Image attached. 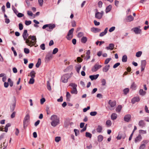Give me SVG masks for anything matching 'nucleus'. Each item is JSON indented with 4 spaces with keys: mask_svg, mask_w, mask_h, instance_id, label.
<instances>
[{
    "mask_svg": "<svg viewBox=\"0 0 149 149\" xmlns=\"http://www.w3.org/2000/svg\"><path fill=\"white\" fill-rule=\"evenodd\" d=\"M50 120L52 121L51 125L53 127H55L59 124V118L56 115H52Z\"/></svg>",
    "mask_w": 149,
    "mask_h": 149,
    "instance_id": "nucleus-1",
    "label": "nucleus"
},
{
    "mask_svg": "<svg viewBox=\"0 0 149 149\" xmlns=\"http://www.w3.org/2000/svg\"><path fill=\"white\" fill-rule=\"evenodd\" d=\"M109 109L110 110H112L115 109V107L116 104V102L111 100H109L108 102Z\"/></svg>",
    "mask_w": 149,
    "mask_h": 149,
    "instance_id": "nucleus-2",
    "label": "nucleus"
},
{
    "mask_svg": "<svg viewBox=\"0 0 149 149\" xmlns=\"http://www.w3.org/2000/svg\"><path fill=\"white\" fill-rule=\"evenodd\" d=\"M16 100L15 97H13L11 101L10 107L11 111H13L15 109L16 106Z\"/></svg>",
    "mask_w": 149,
    "mask_h": 149,
    "instance_id": "nucleus-3",
    "label": "nucleus"
},
{
    "mask_svg": "<svg viewBox=\"0 0 149 149\" xmlns=\"http://www.w3.org/2000/svg\"><path fill=\"white\" fill-rule=\"evenodd\" d=\"M69 86H71L72 88L70 92L72 94H77V85L75 83H71L70 84Z\"/></svg>",
    "mask_w": 149,
    "mask_h": 149,
    "instance_id": "nucleus-4",
    "label": "nucleus"
},
{
    "mask_svg": "<svg viewBox=\"0 0 149 149\" xmlns=\"http://www.w3.org/2000/svg\"><path fill=\"white\" fill-rule=\"evenodd\" d=\"M104 13L103 11H102L101 12H99L98 11L97 9H96V12L95 15V17L97 19H100L102 18Z\"/></svg>",
    "mask_w": 149,
    "mask_h": 149,
    "instance_id": "nucleus-5",
    "label": "nucleus"
},
{
    "mask_svg": "<svg viewBox=\"0 0 149 149\" xmlns=\"http://www.w3.org/2000/svg\"><path fill=\"white\" fill-rule=\"evenodd\" d=\"M74 31V29L72 28L70 29L66 37L67 39L68 40H70L73 37V33Z\"/></svg>",
    "mask_w": 149,
    "mask_h": 149,
    "instance_id": "nucleus-6",
    "label": "nucleus"
},
{
    "mask_svg": "<svg viewBox=\"0 0 149 149\" xmlns=\"http://www.w3.org/2000/svg\"><path fill=\"white\" fill-rule=\"evenodd\" d=\"M149 142L148 140H145L141 142V144L139 148V149H145L146 144Z\"/></svg>",
    "mask_w": 149,
    "mask_h": 149,
    "instance_id": "nucleus-7",
    "label": "nucleus"
},
{
    "mask_svg": "<svg viewBox=\"0 0 149 149\" xmlns=\"http://www.w3.org/2000/svg\"><path fill=\"white\" fill-rule=\"evenodd\" d=\"M25 43L27 45L31 47L35 45L36 42L33 41L32 40L30 41L29 39H28L25 41Z\"/></svg>",
    "mask_w": 149,
    "mask_h": 149,
    "instance_id": "nucleus-8",
    "label": "nucleus"
},
{
    "mask_svg": "<svg viewBox=\"0 0 149 149\" xmlns=\"http://www.w3.org/2000/svg\"><path fill=\"white\" fill-rule=\"evenodd\" d=\"M102 67L101 65L95 64L92 68L91 70L93 72H95Z\"/></svg>",
    "mask_w": 149,
    "mask_h": 149,
    "instance_id": "nucleus-9",
    "label": "nucleus"
},
{
    "mask_svg": "<svg viewBox=\"0 0 149 149\" xmlns=\"http://www.w3.org/2000/svg\"><path fill=\"white\" fill-rule=\"evenodd\" d=\"M69 77V75L68 74H66L64 75L61 78L62 82L64 83H66Z\"/></svg>",
    "mask_w": 149,
    "mask_h": 149,
    "instance_id": "nucleus-10",
    "label": "nucleus"
},
{
    "mask_svg": "<svg viewBox=\"0 0 149 149\" xmlns=\"http://www.w3.org/2000/svg\"><path fill=\"white\" fill-rule=\"evenodd\" d=\"M140 27H135L133 29L134 32L136 34H139L141 33V30L140 29Z\"/></svg>",
    "mask_w": 149,
    "mask_h": 149,
    "instance_id": "nucleus-11",
    "label": "nucleus"
},
{
    "mask_svg": "<svg viewBox=\"0 0 149 149\" xmlns=\"http://www.w3.org/2000/svg\"><path fill=\"white\" fill-rule=\"evenodd\" d=\"M146 64V62L145 60H142L141 61V71H143L144 70Z\"/></svg>",
    "mask_w": 149,
    "mask_h": 149,
    "instance_id": "nucleus-12",
    "label": "nucleus"
},
{
    "mask_svg": "<svg viewBox=\"0 0 149 149\" xmlns=\"http://www.w3.org/2000/svg\"><path fill=\"white\" fill-rule=\"evenodd\" d=\"M29 117V116L28 114H27L25 116L24 120V127L25 125L28 122Z\"/></svg>",
    "mask_w": 149,
    "mask_h": 149,
    "instance_id": "nucleus-13",
    "label": "nucleus"
},
{
    "mask_svg": "<svg viewBox=\"0 0 149 149\" xmlns=\"http://www.w3.org/2000/svg\"><path fill=\"white\" fill-rule=\"evenodd\" d=\"M22 36L24 40L26 41L28 39L27 37L28 36V34L27 33V31L26 30H25L22 34Z\"/></svg>",
    "mask_w": 149,
    "mask_h": 149,
    "instance_id": "nucleus-14",
    "label": "nucleus"
},
{
    "mask_svg": "<svg viewBox=\"0 0 149 149\" xmlns=\"http://www.w3.org/2000/svg\"><path fill=\"white\" fill-rule=\"evenodd\" d=\"M131 118V116L130 114H127L125 115L124 117V120L127 122L130 121Z\"/></svg>",
    "mask_w": 149,
    "mask_h": 149,
    "instance_id": "nucleus-15",
    "label": "nucleus"
},
{
    "mask_svg": "<svg viewBox=\"0 0 149 149\" xmlns=\"http://www.w3.org/2000/svg\"><path fill=\"white\" fill-rule=\"evenodd\" d=\"M142 139V137L140 134H139L136 138H135L134 140V142L136 143L140 141Z\"/></svg>",
    "mask_w": 149,
    "mask_h": 149,
    "instance_id": "nucleus-16",
    "label": "nucleus"
},
{
    "mask_svg": "<svg viewBox=\"0 0 149 149\" xmlns=\"http://www.w3.org/2000/svg\"><path fill=\"white\" fill-rule=\"evenodd\" d=\"M114 47V45L113 43L109 44V46L107 47L106 48L107 50H112L113 49Z\"/></svg>",
    "mask_w": 149,
    "mask_h": 149,
    "instance_id": "nucleus-17",
    "label": "nucleus"
},
{
    "mask_svg": "<svg viewBox=\"0 0 149 149\" xmlns=\"http://www.w3.org/2000/svg\"><path fill=\"white\" fill-rule=\"evenodd\" d=\"M140 100V99L138 97H134L132 100V102L134 104L136 102H138Z\"/></svg>",
    "mask_w": 149,
    "mask_h": 149,
    "instance_id": "nucleus-18",
    "label": "nucleus"
},
{
    "mask_svg": "<svg viewBox=\"0 0 149 149\" xmlns=\"http://www.w3.org/2000/svg\"><path fill=\"white\" fill-rule=\"evenodd\" d=\"M110 66L109 65H105L103 68L102 70L103 72H107L109 70Z\"/></svg>",
    "mask_w": 149,
    "mask_h": 149,
    "instance_id": "nucleus-19",
    "label": "nucleus"
},
{
    "mask_svg": "<svg viewBox=\"0 0 149 149\" xmlns=\"http://www.w3.org/2000/svg\"><path fill=\"white\" fill-rule=\"evenodd\" d=\"M91 30L92 32L96 33L100 32L101 30L99 28L93 27L91 28Z\"/></svg>",
    "mask_w": 149,
    "mask_h": 149,
    "instance_id": "nucleus-20",
    "label": "nucleus"
},
{
    "mask_svg": "<svg viewBox=\"0 0 149 149\" xmlns=\"http://www.w3.org/2000/svg\"><path fill=\"white\" fill-rule=\"evenodd\" d=\"M99 75L97 74L96 75H91L89 76V78L91 80L96 79L98 77Z\"/></svg>",
    "mask_w": 149,
    "mask_h": 149,
    "instance_id": "nucleus-21",
    "label": "nucleus"
},
{
    "mask_svg": "<svg viewBox=\"0 0 149 149\" xmlns=\"http://www.w3.org/2000/svg\"><path fill=\"white\" fill-rule=\"evenodd\" d=\"M108 28H106L105 29L104 32L101 33L100 34V37H102L105 35L107 33Z\"/></svg>",
    "mask_w": 149,
    "mask_h": 149,
    "instance_id": "nucleus-22",
    "label": "nucleus"
},
{
    "mask_svg": "<svg viewBox=\"0 0 149 149\" xmlns=\"http://www.w3.org/2000/svg\"><path fill=\"white\" fill-rule=\"evenodd\" d=\"M117 117V115L115 113H113L111 115V118L112 120H116Z\"/></svg>",
    "mask_w": 149,
    "mask_h": 149,
    "instance_id": "nucleus-23",
    "label": "nucleus"
},
{
    "mask_svg": "<svg viewBox=\"0 0 149 149\" xmlns=\"http://www.w3.org/2000/svg\"><path fill=\"white\" fill-rule=\"evenodd\" d=\"M112 124L111 121L109 120H108L106 121V125L107 127H110Z\"/></svg>",
    "mask_w": 149,
    "mask_h": 149,
    "instance_id": "nucleus-24",
    "label": "nucleus"
},
{
    "mask_svg": "<svg viewBox=\"0 0 149 149\" xmlns=\"http://www.w3.org/2000/svg\"><path fill=\"white\" fill-rule=\"evenodd\" d=\"M87 40V37L84 36L83 37L81 40V42L85 43H86Z\"/></svg>",
    "mask_w": 149,
    "mask_h": 149,
    "instance_id": "nucleus-25",
    "label": "nucleus"
},
{
    "mask_svg": "<svg viewBox=\"0 0 149 149\" xmlns=\"http://www.w3.org/2000/svg\"><path fill=\"white\" fill-rule=\"evenodd\" d=\"M103 130L102 127L100 125H98L97 128L96 129V131L97 132L100 133L102 132Z\"/></svg>",
    "mask_w": 149,
    "mask_h": 149,
    "instance_id": "nucleus-26",
    "label": "nucleus"
},
{
    "mask_svg": "<svg viewBox=\"0 0 149 149\" xmlns=\"http://www.w3.org/2000/svg\"><path fill=\"white\" fill-rule=\"evenodd\" d=\"M28 39H31L32 41L36 42V36H30L28 37Z\"/></svg>",
    "mask_w": 149,
    "mask_h": 149,
    "instance_id": "nucleus-27",
    "label": "nucleus"
},
{
    "mask_svg": "<svg viewBox=\"0 0 149 149\" xmlns=\"http://www.w3.org/2000/svg\"><path fill=\"white\" fill-rule=\"evenodd\" d=\"M134 19V17L131 15H130L127 17V22H130L133 21Z\"/></svg>",
    "mask_w": 149,
    "mask_h": 149,
    "instance_id": "nucleus-28",
    "label": "nucleus"
},
{
    "mask_svg": "<svg viewBox=\"0 0 149 149\" xmlns=\"http://www.w3.org/2000/svg\"><path fill=\"white\" fill-rule=\"evenodd\" d=\"M112 6L111 5H109L107 7L106 9V12L107 13L109 12L111 9Z\"/></svg>",
    "mask_w": 149,
    "mask_h": 149,
    "instance_id": "nucleus-29",
    "label": "nucleus"
},
{
    "mask_svg": "<svg viewBox=\"0 0 149 149\" xmlns=\"http://www.w3.org/2000/svg\"><path fill=\"white\" fill-rule=\"evenodd\" d=\"M81 68V66L80 64H78L76 66V69L77 72L79 73L80 69Z\"/></svg>",
    "mask_w": 149,
    "mask_h": 149,
    "instance_id": "nucleus-30",
    "label": "nucleus"
},
{
    "mask_svg": "<svg viewBox=\"0 0 149 149\" xmlns=\"http://www.w3.org/2000/svg\"><path fill=\"white\" fill-rule=\"evenodd\" d=\"M145 125L144 121L143 120H141L140 121L139 123V125L140 126L143 127Z\"/></svg>",
    "mask_w": 149,
    "mask_h": 149,
    "instance_id": "nucleus-31",
    "label": "nucleus"
},
{
    "mask_svg": "<svg viewBox=\"0 0 149 149\" xmlns=\"http://www.w3.org/2000/svg\"><path fill=\"white\" fill-rule=\"evenodd\" d=\"M36 74V73L35 71L33 70H32L31 71L30 73V76L32 78H34L35 77V75Z\"/></svg>",
    "mask_w": 149,
    "mask_h": 149,
    "instance_id": "nucleus-32",
    "label": "nucleus"
},
{
    "mask_svg": "<svg viewBox=\"0 0 149 149\" xmlns=\"http://www.w3.org/2000/svg\"><path fill=\"white\" fill-rule=\"evenodd\" d=\"M56 26V25L54 24H48V27L50 29H53Z\"/></svg>",
    "mask_w": 149,
    "mask_h": 149,
    "instance_id": "nucleus-33",
    "label": "nucleus"
},
{
    "mask_svg": "<svg viewBox=\"0 0 149 149\" xmlns=\"http://www.w3.org/2000/svg\"><path fill=\"white\" fill-rule=\"evenodd\" d=\"M139 93L140 95H144L146 93V92L143 91L142 89H141L139 90Z\"/></svg>",
    "mask_w": 149,
    "mask_h": 149,
    "instance_id": "nucleus-34",
    "label": "nucleus"
},
{
    "mask_svg": "<svg viewBox=\"0 0 149 149\" xmlns=\"http://www.w3.org/2000/svg\"><path fill=\"white\" fill-rule=\"evenodd\" d=\"M41 63V60L40 58H39L38 60V62L36 63V66L37 68H38Z\"/></svg>",
    "mask_w": 149,
    "mask_h": 149,
    "instance_id": "nucleus-35",
    "label": "nucleus"
},
{
    "mask_svg": "<svg viewBox=\"0 0 149 149\" xmlns=\"http://www.w3.org/2000/svg\"><path fill=\"white\" fill-rule=\"evenodd\" d=\"M122 107L121 105H118L116 109V111L118 112H120L122 109Z\"/></svg>",
    "mask_w": 149,
    "mask_h": 149,
    "instance_id": "nucleus-36",
    "label": "nucleus"
},
{
    "mask_svg": "<svg viewBox=\"0 0 149 149\" xmlns=\"http://www.w3.org/2000/svg\"><path fill=\"white\" fill-rule=\"evenodd\" d=\"M127 57L126 55H123L122 57V61L123 62H126L127 61Z\"/></svg>",
    "mask_w": 149,
    "mask_h": 149,
    "instance_id": "nucleus-37",
    "label": "nucleus"
},
{
    "mask_svg": "<svg viewBox=\"0 0 149 149\" xmlns=\"http://www.w3.org/2000/svg\"><path fill=\"white\" fill-rule=\"evenodd\" d=\"M52 58V55L50 53H48L46 57V58L48 60H50Z\"/></svg>",
    "mask_w": 149,
    "mask_h": 149,
    "instance_id": "nucleus-38",
    "label": "nucleus"
},
{
    "mask_svg": "<svg viewBox=\"0 0 149 149\" xmlns=\"http://www.w3.org/2000/svg\"><path fill=\"white\" fill-rule=\"evenodd\" d=\"M142 53L141 51H139L136 53V56L137 57H140L142 55Z\"/></svg>",
    "mask_w": 149,
    "mask_h": 149,
    "instance_id": "nucleus-39",
    "label": "nucleus"
},
{
    "mask_svg": "<svg viewBox=\"0 0 149 149\" xmlns=\"http://www.w3.org/2000/svg\"><path fill=\"white\" fill-rule=\"evenodd\" d=\"M103 139V136L102 135H99L98 136V141L101 142Z\"/></svg>",
    "mask_w": 149,
    "mask_h": 149,
    "instance_id": "nucleus-40",
    "label": "nucleus"
},
{
    "mask_svg": "<svg viewBox=\"0 0 149 149\" xmlns=\"http://www.w3.org/2000/svg\"><path fill=\"white\" fill-rule=\"evenodd\" d=\"M35 81V80L34 78H31L30 79L29 81V83L30 84H33Z\"/></svg>",
    "mask_w": 149,
    "mask_h": 149,
    "instance_id": "nucleus-41",
    "label": "nucleus"
},
{
    "mask_svg": "<svg viewBox=\"0 0 149 149\" xmlns=\"http://www.w3.org/2000/svg\"><path fill=\"white\" fill-rule=\"evenodd\" d=\"M47 88L50 91L51 90V86L50 85V84L49 81H47Z\"/></svg>",
    "mask_w": 149,
    "mask_h": 149,
    "instance_id": "nucleus-42",
    "label": "nucleus"
},
{
    "mask_svg": "<svg viewBox=\"0 0 149 149\" xmlns=\"http://www.w3.org/2000/svg\"><path fill=\"white\" fill-rule=\"evenodd\" d=\"M86 136L90 138H91L92 136V134L88 132H86Z\"/></svg>",
    "mask_w": 149,
    "mask_h": 149,
    "instance_id": "nucleus-43",
    "label": "nucleus"
},
{
    "mask_svg": "<svg viewBox=\"0 0 149 149\" xmlns=\"http://www.w3.org/2000/svg\"><path fill=\"white\" fill-rule=\"evenodd\" d=\"M139 133L142 134H145L146 133V130H139Z\"/></svg>",
    "mask_w": 149,
    "mask_h": 149,
    "instance_id": "nucleus-44",
    "label": "nucleus"
},
{
    "mask_svg": "<svg viewBox=\"0 0 149 149\" xmlns=\"http://www.w3.org/2000/svg\"><path fill=\"white\" fill-rule=\"evenodd\" d=\"M61 140V138L60 137L57 136L55 138V141L57 142H58Z\"/></svg>",
    "mask_w": 149,
    "mask_h": 149,
    "instance_id": "nucleus-45",
    "label": "nucleus"
},
{
    "mask_svg": "<svg viewBox=\"0 0 149 149\" xmlns=\"http://www.w3.org/2000/svg\"><path fill=\"white\" fill-rule=\"evenodd\" d=\"M111 60V58H107L105 61L104 64H107Z\"/></svg>",
    "mask_w": 149,
    "mask_h": 149,
    "instance_id": "nucleus-46",
    "label": "nucleus"
},
{
    "mask_svg": "<svg viewBox=\"0 0 149 149\" xmlns=\"http://www.w3.org/2000/svg\"><path fill=\"white\" fill-rule=\"evenodd\" d=\"M102 85L103 86L105 85L106 82V80L104 79H103L101 80Z\"/></svg>",
    "mask_w": 149,
    "mask_h": 149,
    "instance_id": "nucleus-47",
    "label": "nucleus"
},
{
    "mask_svg": "<svg viewBox=\"0 0 149 149\" xmlns=\"http://www.w3.org/2000/svg\"><path fill=\"white\" fill-rule=\"evenodd\" d=\"M31 23V21L26 20L25 21V24L26 25L28 26Z\"/></svg>",
    "mask_w": 149,
    "mask_h": 149,
    "instance_id": "nucleus-48",
    "label": "nucleus"
},
{
    "mask_svg": "<svg viewBox=\"0 0 149 149\" xmlns=\"http://www.w3.org/2000/svg\"><path fill=\"white\" fill-rule=\"evenodd\" d=\"M74 132H75V134L76 136H77L79 135V131L78 130L75 129L74 130Z\"/></svg>",
    "mask_w": 149,
    "mask_h": 149,
    "instance_id": "nucleus-49",
    "label": "nucleus"
},
{
    "mask_svg": "<svg viewBox=\"0 0 149 149\" xmlns=\"http://www.w3.org/2000/svg\"><path fill=\"white\" fill-rule=\"evenodd\" d=\"M24 51L25 53L28 54L29 53V50L26 48H24Z\"/></svg>",
    "mask_w": 149,
    "mask_h": 149,
    "instance_id": "nucleus-50",
    "label": "nucleus"
},
{
    "mask_svg": "<svg viewBox=\"0 0 149 149\" xmlns=\"http://www.w3.org/2000/svg\"><path fill=\"white\" fill-rule=\"evenodd\" d=\"M97 112L96 111H93L90 113V115L93 116H94L96 115Z\"/></svg>",
    "mask_w": 149,
    "mask_h": 149,
    "instance_id": "nucleus-51",
    "label": "nucleus"
},
{
    "mask_svg": "<svg viewBox=\"0 0 149 149\" xmlns=\"http://www.w3.org/2000/svg\"><path fill=\"white\" fill-rule=\"evenodd\" d=\"M129 91V89L128 88H126L123 90L124 93L126 94Z\"/></svg>",
    "mask_w": 149,
    "mask_h": 149,
    "instance_id": "nucleus-52",
    "label": "nucleus"
},
{
    "mask_svg": "<svg viewBox=\"0 0 149 149\" xmlns=\"http://www.w3.org/2000/svg\"><path fill=\"white\" fill-rule=\"evenodd\" d=\"M115 26H112L109 29V31L110 32H112L115 30Z\"/></svg>",
    "mask_w": 149,
    "mask_h": 149,
    "instance_id": "nucleus-53",
    "label": "nucleus"
},
{
    "mask_svg": "<svg viewBox=\"0 0 149 149\" xmlns=\"http://www.w3.org/2000/svg\"><path fill=\"white\" fill-rule=\"evenodd\" d=\"M58 51V49L57 48H55L53 50L52 53L53 54H55Z\"/></svg>",
    "mask_w": 149,
    "mask_h": 149,
    "instance_id": "nucleus-54",
    "label": "nucleus"
},
{
    "mask_svg": "<svg viewBox=\"0 0 149 149\" xmlns=\"http://www.w3.org/2000/svg\"><path fill=\"white\" fill-rule=\"evenodd\" d=\"M40 48L43 50H44L45 49V45L43 43L42 44L40 45Z\"/></svg>",
    "mask_w": 149,
    "mask_h": 149,
    "instance_id": "nucleus-55",
    "label": "nucleus"
},
{
    "mask_svg": "<svg viewBox=\"0 0 149 149\" xmlns=\"http://www.w3.org/2000/svg\"><path fill=\"white\" fill-rule=\"evenodd\" d=\"M120 64V63H117L115 64L113 66V68H115L117 67L118 66H119Z\"/></svg>",
    "mask_w": 149,
    "mask_h": 149,
    "instance_id": "nucleus-56",
    "label": "nucleus"
},
{
    "mask_svg": "<svg viewBox=\"0 0 149 149\" xmlns=\"http://www.w3.org/2000/svg\"><path fill=\"white\" fill-rule=\"evenodd\" d=\"M12 9L14 13L16 14L17 15V13H18L17 10V9L15 8L14 7H12Z\"/></svg>",
    "mask_w": 149,
    "mask_h": 149,
    "instance_id": "nucleus-57",
    "label": "nucleus"
},
{
    "mask_svg": "<svg viewBox=\"0 0 149 149\" xmlns=\"http://www.w3.org/2000/svg\"><path fill=\"white\" fill-rule=\"evenodd\" d=\"M19 29L20 30H21L23 29V26L22 23H19Z\"/></svg>",
    "mask_w": 149,
    "mask_h": 149,
    "instance_id": "nucleus-58",
    "label": "nucleus"
},
{
    "mask_svg": "<svg viewBox=\"0 0 149 149\" xmlns=\"http://www.w3.org/2000/svg\"><path fill=\"white\" fill-rule=\"evenodd\" d=\"M38 2L39 5L40 6H42L43 4V0H38Z\"/></svg>",
    "mask_w": 149,
    "mask_h": 149,
    "instance_id": "nucleus-59",
    "label": "nucleus"
},
{
    "mask_svg": "<svg viewBox=\"0 0 149 149\" xmlns=\"http://www.w3.org/2000/svg\"><path fill=\"white\" fill-rule=\"evenodd\" d=\"M24 14L21 13H19L17 14V16L19 17H21L24 16Z\"/></svg>",
    "mask_w": 149,
    "mask_h": 149,
    "instance_id": "nucleus-60",
    "label": "nucleus"
},
{
    "mask_svg": "<svg viewBox=\"0 0 149 149\" xmlns=\"http://www.w3.org/2000/svg\"><path fill=\"white\" fill-rule=\"evenodd\" d=\"M90 109V107L89 106H88L87 107V108H84L83 109V111L84 112H86L89 109Z\"/></svg>",
    "mask_w": 149,
    "mask_h": 149,
    "instance_id": "nucleus-61",
    "label": "nucleus"
},
{
    "mask_svg": "<svg viewBox=\"0 0 149 149\" xmlns=\"http://www.w3.org/2000/svg\"><path fill=\"white\" fill-rule=\"evenodd\" d=\"M87 124H86L85 126H84V127L83 128V129L81 130L80 131L81 132H83L84 131H85L86 129L87 128Z\"/></svg>",
    "mask_w": 149,
    "mask_h": 149,
    "instance_id": "nucleus-62",
    "label": "nucleus"
},
{
    "mask_svg": "<svg viewBox=\"0 0 149 149\" xmlns=\"http://www.w3.org/2000/svg\"><path fill=\"white\" fill-rule=\"evenodd\" d=\"M66 97H67V99H69L70 97V95L69 92H68L66 93Z\"/></svg>",
    "mask_w": 149,
    "mask_h": 149,
    "instance_id": "nucleus-63",
    "label": "nucleus"
},
{
    "mask_svg": "<svg viewBox=\"0 0 149 149\" xmlns=\"http://www.w3.org/2000/svg\"><path fill=\"white\" fill-rule=\"evenodd\" d=\"M40 103L42 104L45 102V98H43L40 99Z\"/></svg>",
    "mask_w": 149,
    "mask_h": 149,
    "instance_id": "nucleus-64",
    "label": "nucleus"
}]
</instances>
